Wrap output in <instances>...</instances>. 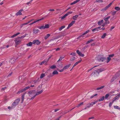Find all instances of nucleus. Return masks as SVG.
<instances>
[{"mask_svg": "<svg viewBox=\"0 0 120 120\" xmlns=\"http://www.w3.org/2000/svg\"><path fill=\"white\" fill-rule=\"evenodd\" d=\"M35 90H32L29 91L27 93V94L29 96V99L30 100H33L35 97Z\"/></svg>", "mask_w": 120, "mask_h": 120, "instance_id": "nucleus-1", "label": "nucleus"}, {"mask_svg": "<svg viewBox=\"0 0 120 120\" xmlns=\"http://www.w3.org/2000/svg\"><path fill=\"white\" fill-rule=\"evenodd\" d=\"M19 99H17L15 100L13 103L11 105L12 108H15L16 105H17L20 101Z\"/></svg>", "mask_w": 120, "mask_h": 120, "instance_id": "nucleus-2", "label": "nucleus"}, {"mask_svg": "<svg viewBox=\"0 0 120 120\" xmlns=\"http://www.w3.org/2000/svg\"><path fill=\"white\" fill-rule=\"evenodd\" d=\"M99 74V73L98 70L94 71L92 73V75L94 77L98 76Z\"/></svg>", "mask_w": 120, "mask_h": 120, "instance_id": "nucleus-3", "label": "nucleus"}, {"mask_svg": "<svg viewBox=\"0 0 120 120\" xmlns=\"http://www.w3.org/2000/svg\"><path fill=\"white\" fill-rule=\"evenodd\" d=\"M15 41L16 44L18 45L20 43L21 41V40L20 38L18 37L15 39Z\"/></svg>", "mask_w": 120, "mask_h": 120, "instance_id": "nucleus-4", "label": "nucleus"}, {"mask_svg": "<svg viewBox=\"0 0 120 120\" xmlns=\"http://www.w3.org/2000/svg\"><path fill=\"white\" fill-rule=\"evenodd\" d=\"M112 3L111 2L110 3L109 5H108L107 6H106L105 8L102 9L101 10V11H105L106 10H107L108 8H109L110 6L112 5Z\"/></svg>", "mask_w": 120, "mask_h": 120, "instance_id": "nucleus-5", "label": "nucleus"}, {"mask_svg": "<svg viewBox=\"0 0 120 120\" xmlns=\"http://www.w3.org/2000/svg\"><path fill=\"white\" fill-rule=\"evenodd\" d=\"M33 43L34 44H36L37 45H38L41 43V42L39 40H37L34 41L33 42Z\"/></svg>", "mask_w": 120, "mask_h": 120, "instance_id": "nucleus-6", "label": "nucleus"}, {"mask_svg": "<svg viewBox=\"0 0 120 120\" xmlns=\"http://www.w3.org/2000/svg\"><path fill=\"white\" fill-rule=\"evenodd\" d=\"M110 17V16H108L106 18H104V20L105 21L106 24H109V21L108 20V19Z\"/></svg>", "mask_w": 120, "mask_h": 120, "instance_id": "nucleus-7", "label": "nucleus"}, {"mask_svg": "<svg viewBox=\"0 0 120 120\" xmlns=\"http://www.w3.org/2000/svg\"><path fill=\"white\" fill-rule=\"evenodd\" d=\"M75 21L73 20L72 21L71 23L69 24L68 26L67 29H69L70 27L73 25L75 23Z\"/></svg>", "mask_w": 120, "mask_h": 120, "instance_id": "nucleus-8", "label": "nucleus"}, {"mask_svg": "<svg viewBox=\"0 0 120 120\" xmlns=\"http://www.w3.org/2000/svg\"><path fill=\"white\" fill-rule=\"evenodd\" d=\"M76 52L77 53L79 56L83 57L84 56V55L82 53L80 52L78 50H77L76 51Z\"/></svg>", "mask_w": 120, "mask_h": 120, "instance_id": "nucleus-9", "label": "nucleus"}, {"mask_svg": "<svg viewBox=\"0 0 120 120\" xmlns=\"http://www.w3.org/2000/svg\"><path fill=\"white\" fill-rule=\"evenodd\" d=\"M22 9L20 10L15 15L16 16L21 15H22V14L21 13L22 11H23Z\"/></svg>", "mask_w": 120, "mask_h": 120, "instance_id": "nucleus-10", "label": "nucleus"}, {"mask_svg": "<svg viewBox=\"0 0 120 120\" xmlns=\"http://www.w3.org/2000/svg\"><path fill=\"white\" fill-rule=\"evenodd\" d=\"M120 97L118 94L115 97L113 98L112 99V102H114L116 100H118L119 99V98Z\"/></svg>", "mask_w": 120, "mask_h": 120, "instance_id": "nucleus-11", "label": "nucleus"}, {"mask_svg": "<svg viewBox=\"0 0 120 120\" xmlns=\"http://www.w3.org/2000/svg\"><path fill=\"white\" fill-rule=\"evenodd\" d=\"M101 28V27L100 26H99L97 27H96V28L92 30V31H99V30H100V28Z\"/></svg>", "mask_w": 120, "mask_h": 120, "instance_id": "nucleus-12", "label": "nucleus"}, {"mask_svg": "<svg viewBox=\"0 0 120 120\" xmlns=\"http://www.w3.org/2000/svg\"><path fill=\"white\" fill-rule=\"evenodd\" d=\"M44 19V18H41V19H38V20H37L36 21H34L32 22V23H31L29 25H32L33 24H34V23H36L37 22H39V21H41V20H43Z\"/></svg>", "mask_w": 120, "mask_h": 120, "instance_id": "nucleus-13", "label": "nucleus"}, {"mask_svg": "<svg viewBox=\"0 0 120 120\" xmlns=\"http://www.w3.org/2000/svg\"><path fill=\"white\" fill-rule=\"evenodd\" d=\"M48 61L44 60L43 61L41 62L40 64V65H41L43 64H44L45 65H46L47 64V63Z\"/></svg>", "mask_w": 120, "mask_h": 120, "instance_id": "nucleus-14", "label": "nucleus"}, {"mask_svg": "<svg viewBox=\"0 0 120 120\" xmlns=\"http://www.w3.org/2000/svg\"><path fill=\"white\" fill-rule=\"evenodd\" d=\"M71 65V64H69L64 66L63 68L64 70L67 69Z\"/></svg>", "mask_w": 120, "mask_h": 120, "instance_id": "nucleus-15", "label": "nucleus"}, {"mask_svg": "<svg viewBox=\"0 0 120 120\" xmlns=\"http://www.w3.org/2000/svg\"><path fill=\"white\" fill-rule=\"evenodd\" d=\"M81 61V60H79L78 61L76 62L75 63L74 65H73L72 67V68H73L76 66L77 64H78L79 63H80Z\"/></svg>", "mask_w": 120, "mask_h": 120, "instance_id": "nucleus-16", "label": "nucleus"}, {"mask_svg": "<svg viewBox=\"0 0 120 120\" xmlns=\"http://www.w3.org/2000/svg\"><path fill=\"white\" fill-rule=\"evenodd\" d=\"M16 60L15 59L12 58L10 60V62L11 63H13L15 62Z\"/></svg>", "mask_w": 120, "mask_h": 120, "instance_id": "nucleus-17", "label": "nucleus"}, {"mask_svg": "<svg viewBox=\"0 0 120 120\" xmlns=\"http://www.w3.org/2000/svg\"><path fill=\"white\" fill-rule=\"evenodd\" d=\"M78 15H76L73 16L72 19H73L74 20H76L77 19V18L78 17Z\"/></svg>", "mask_w": 120, "mask_h": 120, "instance_id": "nucleus-18", "label": "nucleus"}, {"mask_svg": "<svg viewBox=\"0 0 120 120\" xmlns=\"http://www.w3.org/2000/svg\"><path fill=\"white\" fill-rule=\"evenodd\" d=\"M33 33L34 34H36L38 33L39 31V30L38 29H34L33 30Z\"/></svg>", "mask_w": 120, "mask_h": 120, "instance_id": "nucleus-19", "label": "nucleus"}, {"mask_svg": "<svg viewBox=\"0 0 120 120\" xmlns=\"http://www.w3.org/2000/svg\"><path fill=\"white\" fill-rule=\"evenodd\" d=\"M43 92V90H41L40 91H38L37 92L36 94H35V96L37 95H38L39 94H41L42 92Z\"/></svg>", "mask_w": 120, "mask_h": 120, "instance_id": "nucleus-20", "label": "nucleus"}, {"mask_svg": "<svg viewBox=\"0 0 120 120\" xmlns=\"http://www.w3.org/2000/svg\"><path fill=\"white\" fill-rule=\"evenodd\" d=\"M103 21H104L103 20H102L100 21H99L98 22V25L100 26L102 23H103Z\"/></svg>", "mask_w": 120, "mask_h": 120, "instance_id": "nucleus-21", "label": "nucleus"}, {"mask_svg": "<svg viewBox=\"0 0 120 120\" xmlns=\"http://www.w3.org/2000/svg\"><path fill=\"white\" fill-rule=\"evenodd\" d=\"M50 36V34H48L47 35L44 37V38L45 39H47Z\"/></svg>", "mask_w": 120, "mask_h": 120, "instance_id": "nucleus-22", "label": "nucleus"}, {"mask_svg": "<svg viewBox=\"0 0 120 120\" xmlns=\"http://www.w3.org/2000/svg\"><path fill=\"white\" fill-rule=\"evenodd\" d=\"M80 0H76L75 1L71 3L70 4V5H72L74 4H75L77 3V2H78L79 1H80Z\"/></svg>", "mask_w": 120, "mask_h": 120, "instance_id": "nucleus-23", "label": "nucleus"}, {"mask_svg": "<svg viewBox=\"0 0 120 120\" xmlns=\"http://www.w3.org/2000/svg\"><path fill=\"white\" fill-rule=\"evenodd\" d=\"M20 33H18L17 34H15L14 35H12L11 36V38H14V37H16Z\"/></svg>", "mask_w": 120, "mask_h": 120, "instance_id": "nucleus-24", "label": "nucleus"}, {"mask_svg": "<svg viewBox=\"0 0 120 120\" xmlns=\"http://www.w3.org/2000/svg\"><path fill=\"white\" fill-rule=\"evenodd\" d=\"M33 44V42L32 43L31 42H30L28 43L27 44H26V45L28 46H31Z\"/></svg>", "mask_w": 120, "mask_h": 120, "instance_id": "nucleus-25", "label": "nucleus"}, {"mask_svg": "<svg viewBox=\"0 0 120 120\" xmlns=\"http://www.w3.org/2000/svg\"><path fill=\"white\" fill-rule=\"evenodd\" d=\"M116 75L113 77L111 79L112 82H113L116 79Z\"/></svg>", "mask_w": 120, "mask_h": 120, "instance_id": "nucleus-26", "label": "nucleus"}, {"mask_svg": "<svg viewBox=\"0 0 120 120\" xmlns=\"http://www.w3.org/2000/svg\"><path fill=\"white\" fill-rule=\"evenodd\" d=\"M105 97L104 96H102L101 98L100 99H99L98 100V101H103L105 99Z\"/></svg>", "mask_w": 120, "mask_h": 120, "instance_id": "nucleus-27", "label": "nucleus"}, {"mask_svg": "<svg viewBox=\"0 0 120 120\" xmlns=\"http://www.w3.org/2000/svg\"><path fill=\"white\" fill-rule=\"evenodd\" d=\"M106 35L107 34L106 33H104L103 35L101 36V38L102 39H104Z\"/></svg>", "mask_w": 120, "mask_h": 120, "instance_id": "nucleus-28", "label": "nucleus"}, {"mask_svg": "<svg viewBox=\"0 0 120 120\" xmlns=\"http://www.w3.org/2000/svg\"><path fill=\"white\" fill-rule=\"evenodd\" d=\"M58 73V72L56 71H54L52 73V74L53 75H57Z\"/></svg>", "mask_w": 120, "mask_h": 120, "instance_id": "nucleus-29", "label": "nucleus"}, {"mask_svg": "<svg viewBox=\"0 0 120 120\" xmlns=\"http://www.w3.org/2000/svg\"><path fill=\"white\" fill-rule=\"evenodd\" d=\"M38 28L41 30H42L45 29L44 26H41L40 27H38Z\"/></svg>", "mask_w": 120, "mask_h": 120, "instance_id": "nucleus-30", "label": "nucleus"}, {"mask_svg": "<svg viewBox=\"0 0 120 120\" xmlns=\"http://www.w3.org/2000/svg\"><path fill=\"white\" fill-rule=\"evenodd\" d=\"M114 8L115 10H117V11H119L120 10V7H116Z\"/></svg>", "mask_w": 120, "mask_h": 120, "instance_id": "nucleus-31", "label": "nucleus"}, {"mask_svg": "<svg viewBox=\"0 0 120 120\" xmlns=\"http://www.w3.org/2000/svg\"><path fill=\"white\" fill-rule=\"evenodd\" d=\"M45 76V75L44 73L42 74L40 76V78L41 79H42Z\"/></svg>", "mask_w": 120, "mask_h": 120, "instance_id": "nucleus-32", "label": "nucleus"}, {"mask_svg": "<svg viewBox=\"0 0 120 120\" xmlns=\"http://www.w3.org/2000/svg\"><path fill=\"white\" fill-rule=\"evenodd\" d=\"M68 15L66 14H65L63 16L61 17V19H62L65 18Z\"/></svg>", "mask_w": 120, "mask_h": 120, "instance_id": "nucleus-33", "label": "nucleus"}, {"mask_svg": "<svg viewBox=\"0 0 120 120\" xmlns=\"http://www.w3.org/2000/svg\"><path fill=\"white\" fill-rule=\"evenodd\" d=\"M111 58L110 57H107V63H108L109 61L111 60Z\"/></svg>", "mask_w": 120, "mask_h": 120, "instance_id": "nucleus-34", "label": "nucleus"}, {"mask_svg": "<svg viewBox=\"0 0 120 120\" xmlns=\"http://www.w3.org/2000/svg\"><path fill=\"white\" fill-rule=\"evenodd\" d=\"M65 27V26H61V27H60V28L59 29V31H61L62 30V29L64 28Z\"/></svg>", "mask_w": 120, "mask_h": 120, "instance_id": "nucleus-35", "label": "nucleus"}, {"mask_svg": "<svg viewBox=\"0 0 120 120\" xmlns=\"http://www.w3.org/2000/svg\"><path fill=\"white\" fill-rule=\"evenodd\" d=\"M24 91H23V89H22L21 90H19V91L17 93V94H19L20 93H21L23 92H24Z\"/></svg>", "mask_w": 120, "mask_h": 120, "instance_id": "nucleus-36", "label": "nucleus"}, {"mask_svg": "<svg viewBox=\"0 0 120 120\" xmlns=\"http://www.w3.org/2000/svg\"><path fill=\"white\" fill-rule=\"evenodd\" d=\"M104 87H105V86H102L100 87L97 88L96 89V90H100V89H102Z\"/></svg>", "mask_w": 120, "mask_h": 120, "instance_id": "nucleus-37", "label": "nucleus"}, {"mask_svg": "<svg viewBox=\"0 0 120 120\" xmlns=\"http://www.w3.org/2000/svg\"><path fill=\"white\" fill-rule=\"evenodd\" d=\"M75 59V57L74 56H72L71 58L70 59V60L71 61H73Z\"/></svg>", "mask_w": 120, "mask_h": 120, "instance_id": "nucleus-38", "label": "nucleus"}, {"mask_svg": "<svg viewBox=\"0 0 120 120\" xmlns=\"http://www.w3.org/2000/svg\"><path fill=\"white\" fill-rule=\"evenodd\" d=\"M93 41V40H92V39H90V40H89V41H88L86 43V44H89V43L91 42H92Z\"/></svg>", "mask_w": 120, "mask_h": 120, "instance_id": "nucleus-39", "label": "nucleus"}, {"mask_svg": "<svg viewBox=\"0 0 120 120\" xmlns=\"http://www.w3.org/2000/svg\"><path fill=\"white\" fill-rule=\"evenodd\" d=\"M116 18L115 16H113L111 19L110 20L111 21H113L114 20L116 19Z\"/></svg>", "mask_w": 120, "mask_h": 120, "instance_id": "nucleus-40", "label": "nucleus"}, {"mask_svg": "<svg viewBox=\"0 0 120 120\" xmlns=\"http://www.w3.org/2000/svg\"><path fill=\"white\" fill-rule=\"evenodd\" d=\"M44 26L45 28H48L49 27V25L48 24H46Z\"/></svg>", "mask_w": 120, "mask_h": 120, "instance_id": "nucleus-41", "label": "nucleus"}, {"mask_svg": "<svg viewBox=\"0 0 120 120\" xmlns=\"http://www.w3.org/2000/svg\"><path fill=\"white\" fill-rule=\"evenodd\" d=\"M30 88V87L29 86H28L26 87H25L24 89H23V91H25L26 90L29 89Z\"/></svg>", "mask_w": 120, "mask_h": 120, "instance_id": "nucleus-42", "label": "nucleus"}, {"mask_svg": "<svg viewBox=\"0 0 120 120\" xmlns=\"http://www.w3.org/2000/svg\"><path fill=\"white\" fill-rule=\"evenodd\" d=\"M109 95L108 94H106L105 96V98L106 99H107L109 96Z\"/></svg>", "mask_w": 120, "mask_h": 120, "instance_id": "nucleus-43", "label": "nucleus"}, {"mask_svg": "<svg viewBox=\"0 0 120 120\" xmlns=\"http://www.w3.org/2000/svg\"><path fill=\"white\" fill-rule=\"evenodd\" d=\"M114 108L116 109H120V108L118 106H114Z\"/></svg>", "mask_w": 120, "mask_h": 120, "instance_id": "nucleus-44", "label": "nucleus"}, {"mask_svg": "<svg viewBox=\"0 0 120 120\" xmlns=\"http://www.w3.org/2000/svg\"><path fill=\"white\" fill-rule=\"evenodd\" d=\"M56 66L54 65H52L50 67V68L52 69H53L55 68Z\"/></svg>", "mask_w": 120, "mask_h": 120, "instance_id": "nucleus-45", "label": "nucleus"}, {"mask_svg": "<svg viewBox=\"0 0 120 120\" xmlns=\"http://www.w3.org/2000/svg\"><path fill=\"white\" fill-rule=\"evenodd\" d=\"M64 58V57H63L62 56H60V59L59 60L57 61H60L61 60H62Z\"/></svg>", "mask_w": 120, "mask_h": 120, "instance_id": "nucleus-46", "label": "nucleus"}, {"mask_svg": "<svg viewBox=\"0 0 120 120\" xmlns=\"http://www.w3.org/2000/svg\"><path fill=\"white\" fill-rule=\"evenodd\" d=\"M26 36V35H22L20 37H19V38H20L21 39L22 38H23L25 37Z\"/></svg>", "mask_w": 120, "mask_h": 120, "instance_id": "nucleus-47", "label": "nucleus"}, {"mask_svg": "<svg viewBox=\"0 0 120 120\" xmlns=\"http://www.w3.org/2000/svg\"><path fill=\"white\" fill-rule=\"evenodd\" d=\"M76 53L75 52H72L70 53V55L73 56L76 55Z\"/></svg>", "mask_w": 120, "mask_h": 120, "instance_id": "nucleus-48", "label": "nucleus"}, {"mask_svg": "<svg viewBox=\"0 0 120 120\" xmlns=\"http://www.w3.org/2000/svg\"><path fill=\"white\" fill-rule=\"evenodd\" d=\"M116 11H115L112 12L111 13L112 15L113 16L114 15L116 14Z\"/></svg>", "mask_w": 120, "mask_h": 120, "instance_id": "nucleus-49", "label": "nucleus"}, {"mask_svg": "<svg viewBox=\"0 0 120 120\" xmlns=\"http://www.w3.org/2000/svg\"><path fill=\"white\" fill-rule=\"evenodd\" d=\"M83 102H82L80 103L77 105V107H79L80 106L82 105L83 104Z\"/></svg>", "mask_w": 120, "mask_h": 120, "instance_id": "nucleus-50", "label": "nucleus"}, {"mask_svg": "<svg viewBox=\"0 0 120 120\" xmlns=\"http://www.w3.org/2000/svg\"><path fill=\"white\" fill-rule=\"evenodd\" d=\"M90 31V30H87L86 31V32L83 33V34H86L88 32Z\"/></svg>", "mask_w": 120, "mask_h": 120, "instance_id": "nucleus-51", "label": "nucleus"}, {"mask_svg": "<svg viewBox=\"0 0 120 120\" xmlns=\"http://www.w3.org/2000/svg\"><path fill=\"white\" fill-rule=\"evenodd\" d=\"M96 1L97 2H103V1L102 0H96Z\"/></svg>", "mask_w": 120, "mask_h": 120, "instance_id": "nucleus-52", "label": "nucleus"}, {"mask_svg": "<svg viewBox=\"0 0 120 120\" xmlns=\"http://www.w3.org/2000/svg\"><path fill=\"white\" fill-rule=\"evenodd\" d=\"M72 13V11H70L68 12L67 13H66V14L67 15H68L71 14Z\"/></svg>", "mask_w": 120, "mask_h": 120, "instance_id": "nucleus-53", "label": "nucleus"}, {"mask_svg": "<svg viewBox=\"0 0 120 120\" xmlns=\"http://www.w3.org/2000/svg\"><path fill=\"white\" fill-rule=\"evenodd\" d=\"M24 25H23V24H22L21 25H20V28H22V27H23L24 28H25L26 27H25V26H24Z\"/></svg>", "mask_w": 120, "mask_h": 120, "instance_id": "nucleus-54", "label": "nucleus"}, {"mask_svg": "<svg viewBox=\"0 0 120 120\" xmlns=\"http://www.w3.org/2000/svg\"><path fill=\"white\" fill-rule=\"evenodd\" d=\"M113 102H112H112H110L109 105V107H110L113 104Z\"/></svg>", "mask_w": 120, "mask_h": 120, "instance_id": "nucleus-55", "label": "nucleus"}, {"mask_svg": "<svg viewBox=\"0 0 120 120\" xmlns=\"http://www.w3.org/2000/svg\"><path fill=\"white\" fill-rule=\"evenodd\" d=\"M84 35H85V34H83V33L82 35H80L79 37V38H80L81 37L83 38L84 37Z\"/></svg>", "mask_w": 120, "mask_h": 120, "instance_id": "nucleus-56", "label": "nucleus"}, {"mask_svg": "<svg viewBox=\"0 0 120 120\" xmlns=\"http://www.w3.org/2000/svg\"><path fill=\"white\" fill-rule=\"evenodd\" d=\"M6 88V87H4L3 88H2L1 89V91H3V90L5 89Z\"/></svg>", "mask_w": 120, "mask_h": 120, "instance_id": "nucleus-57", "label": "nucleus"}, {"mask_svg": "<svg viewBox=\"0 0 120 120\" xmlns=\"http://www.w3.org/2000/svg\"><path fill=\"white\" fill-rule=\"evenodd\" d=\"M25 94V93H24L22 95V99H24Z\"/></svg>", "mask_w": 120, "mask_h": 120, "instance_id": "nucleus-58", "label": "nucleus"}, {"mask_svg": "<svg viewBox=\"0 0 120 120\" xmlns=\"http://www.w3.org/2000/svg\"><path fill=\"white\" fill-rule=\"evenodd\" d=\"M114 56V54H112L111 55H109V57H113Z\"/></svg>", "mask_w": 120, "mask_h": 120, "instance_id": "nucleus-59", "label": "nucleus"}, {"mask_svg": "<svg viewBox=\"0 0 120 120\" xmlns=\"http://www.w3.org/2000/svg\"><path fill=\"white\" fill-rule=\"evenodd\" d=\"M114 27H115L114 26H112L110 29V31H111L112 29H113L114 28Z\"/></svg>", "mask_w": 120, "mask_h": 120, "instance_id": "nucleus-60", "label": "nucleus"}, {"mask_svg": "<svg viewBox=\"0 0 120 120\" xmlns=\"http://www.w3.org/2000/svg\"><path fill=\"white\" fill-rule=\"evenodd\" d=\"M64 70V68H63L62 69L60 70L59 71L61 72H63V71Z\"/></svg>", "mask_w": 120, "mask_h": 120, "instance_id": "nucleus-61", "label": "nucleus"}, {"mask_svg": "<svg viewBox=\"0 0 120 120\" xmlns=\"http://www.w3.org/2000/svg\"><path fill=\"white\" fill-rule=\"evenodd\" d=\"M8 109H13L14 108H12V107H11V106H8Z\"/></svg>", "mask_w": 120, "mask_h": 120, "instance_id": "nucleus-62", "label": "nucleus"}, {"mask_svg": "<svg viewBox=\"0 0 120 120\" xmlns=\"http://www.w3.org/2000/svg\"><path fill=\"white\" fill-rule=\"evenodd\" d=\"M61 117V116H60L58 118L56 119L55 120H59L60 119Z\"/></svg>", "mask_w": 120, "mask_h": 120, "instance_id": "nucleus-63", "label": "nucleus"}, {"mask_svg": "<svg viewBox=\"0 0 120 120\" xmlns=\"http://www.w3.org/2000/svg\"><path fill=\"white\" fill-rule=\"evenodd\" d=\"M12 74V73H10V74H9L7 76V77L10 76H11Z\"/></svg>", "mask_w": 120, "mask_h": 120, "instance_id": "nucleus-64", "label": "nucleus"}]
</instances>
